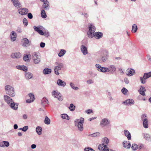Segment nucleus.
Instances as JSON below:
<instances>
[{"label": "nucleus", "mask_w": 151, "mask_h": 151, "mask_svg": "<svg viewBox=\"0 0 151 151\" xmlns=\"http://www.w3.org/2000/svg\"><path fill=\"white\" fill-rule=\"evenodd\" d=\"M42 128L38 126L36 128V132L39 135L41 134L42 133Z\"/></svg>", "instance_id": "c756f323"}, {"label": "nucleus", "mask_w": 151, "mask_h": 151, "mask_svg": "<svg viewBox=\"0 0 151 151\" xmlns=\"http://www.w3.org/2000/svg\"><path fill=\"white\" fill-rule=\"evenodd\" d=\"M110 122L106 118L103 119L101 121L100 125L102 127H105L108 125L109 124Z\"/></svg>", "instance_id": "ddd939ff"}, {"label": "nucleus", "mask_w": 151, "mask_h": 151, "mask_svg": "<svg viewBox=\"0 0 151 151\" xmlns=\"http://www.w3.org/2000/svg\"><path fill=\"white\" fill-rule=\"evenodd\" d=\"M84 150V151H95L93 149L90 147L85 148Z\"/></svg>", "instance_id": "09e8293b"}, {"label": "nucleus", "mask_w": 151, "mask_h": 151, "mask_svg": "<svg viewBox=\"0 0 151 151\" xmlns=\"http://www.w3.org/2000/svg\"><path fill=\"white\" fill-rule=\"evenodd\" d=\"M89 31L88 32V35L89 38H91L93 36L96 39H99L102 37L103 34L101 32H96L94 33L95 31V27L91 24L89 27Z\"/></svg>", "instance_id": "f257e3e1"}, {"label": "nucleus", "mask_w": 151, "mask_h": 151, "mask_svg": "<svg viewBox=\"0 0 151 151\" xmlns=\"http://www.w3.org/2000/svg\"><path fill=\"white\" fill-rule=\"evenodd\" d=\"M144 138L147 140L151 141V136L147 134H144Z\"/></svg>", "instance_id": "473e14b6"}, {"label": "nucleus", "mask_w": 151, "mask_h": 151, "mask_svg": "<svg viewBox=\"0 0 151 151\" xmlns=\"http://www.w3.org/2000/svg\"><path fill=\"white\" fill-rule=\"evenodd\" d=\"M57 83L59 86L64 87L66 85L65 81H63L62 80L58 79L57 80Z\"/></svg>", "instance_id": "6ab92c4d"}, {"label": "nucleus", "mask_w": 151, "mask_h": 151, "mask_svg": "<svg viewBox=\"0 0 151 151\" xmlns=\"http://www.w3.org/2000/svg\"><path fill=\"white\" fill-rule=\"evenodd\" d=\"M41 56L38 52H35L32 54V58L33 60V62L35 64H38L41 61Z\"/></svg>", "instance_id": "423d86ee"}, {"label": "nucleus", "mask_w": 151, "mask_h": 151, "mask_svg": "<svg viewBox=\"0 0 151 151\" xmlns=\"http://www.w3.org/2000/svg\"><path fill=\"white\" fill-rule=\"evenodd\" d=\"M45 123L47 124H50V119L47 116L45 117Z\"/></svg>", "instance_id": "58836bf2"}, {"label": "nucleus", "mask_w": 151, "mask_h": 151, "mask_svg": "<svg viewBox=\"0 0 151 151\" xmlns=\"http://www.w3.org/2000/svg\"><path fill=\"white\" fill-rule=\"evenodd\" d=\"M57 66H55L54 68V71L55 73L57 75H58L59 73L58 72V70L61 69V68L63 67V65L62 63H57Z\"/></svg>", "instance_id": "1a4fd4ad"}, {"label": "nucleus", "mask_w": 151, "mask_h": 151, "mask_svg": "<svg viewBox=\"0 0 151 151\" xmlns=\"http://www.w3.org/2000/svg\"><path fill=\"white\" fill-rule=\"evenodd\" d=\"M4 146L6 147H8L9 145V143L7 141H3Z\"/></svg>", "instance_id": "3c124183"}, {"label": "nucleus", "mask_w": 151, "mask_h": 151, "mask_svg": "<svg viewBox=\"0 0 151 151\" xmlns=\"http://www.w3.org/2000/svg\"><path fill=\"white\" fill-rule=\"evenodd\" d=\"M102 141L103 142V143L102 144H104L105 146L107 147V145L109 142L108 139L106 137H105L102 139Z\"/></svg>", "instance_id": "7c9ffc66"}, {"label": "nucleus", "mask_w": 151, "mask_h": 151, "mask_svg": "<svg viewBox=\"0 0 151 151\" xmlns=\"http://www.w3.org/2000/svg\"><path fill=\"white\" fill-rule=\"evenodd\" d=\"M123 104L126 105H132L134 103V101L132 99H129L123 102Z\"/></svg>", "instance_id": "4468645a"}, {"label": "nucleus", "mask_w": 151, "mask_h": 151, "mask_svg": "<svg viewBox=\"0 0 151 151\" xmlns=\"http://www.w3.org/2000/svg\"><path fill=\"white\" fill-rule=\"evenodd\" d=\"M34 30L35 31L37 32H38L40 30V29L39 27H36V26L34 27Z\"/></svg>", "instance_id": "5fc2aeb1"}, {"label": "nucleus", "mask_w": 151, "mask_h": 151, "mask_svg": "<svg viewBox=\"0 0 151 151\" xmlns=\"http://www.w3.org/2000/svg\"><path fill=\"white\" fill-rule=\"evenodd\" d=\"M33 76L32 74L30 72H27L25 73V77L27 79H30L32 78Z\"/></svg>", "instance_id": "c85d7f7f"}, {"label": "nucleus", "mask_w": 151, "mask_h": 151, "mask_svg": "<svg viewBox=\"0 0 151 151\" xmlns=\"http://www.w3.org/2000/svg\"><path fill=\"white\" fill-rule=\"evenodd\" d=\"M21 54L19 52L12 53L11 55L12 58H21Z\"/></svg>", "instance_id": "a211bd4d"}, {"label": "nucleus", "mask_w": 151, "mask_h": 151, "mask_svg": "<svg viewBox=\"0 0 151 151\" xmlns=\"http://www.w3.org/2000/svg\"><path fill=\"white\" fill-rule=\"evenodd\" d=\"M124 82L127 84H128L129 83V81L128 79L127 78H125L124 79Z\"/></svg>", "instance_id": "e2e57ef3"}, {"label": "nucleus", "mask_w": 151, "mask_h": 151, "mask_svg": "<svg viewBox=\"0 0 151 151\" xmlns=\"http://www.w3.org/2000/svg\"><path fill=\"white\" fill-rule=\"evenodd\" d=\"M49 2L48 1L45 2L42 5L43 8L45 9L46 10H48L49 9Z\"/></svg>", "instance_id": "cd10ccee"}, {"label": "nucleus", "mask_w": 151, "mask_h": 151, "mask_svg": "<svg viewBox=\"0 0 151 151\" xmlns=\"http://www.w3.org/2000/svg\"><path fill=\"white\" fill-rule=\"evenodd\" d=\"M70 85L71 88L73 89L76 90H78L79 88L78 87H75V84L72 82H70Z\"/></svg>", "instance_id": "c9c22d12"}, {"label": "nucleus", "mask_w": 151, "mask_h": 151, "mask_svg": "<svg viewBox=\"0 0 151 151\" xmlns=\"http://www.w3.org/2000/svg\"><path fill=\"white\" fill-rule=\"evenodd\" d=\"M23 119H26L27 118V116L26 114H24L23 115Z\"/></svg>", "instance_id": "338daca9"}, {"label": "nucleus", "mask_w": 151, "mask_h": 151, "mask_svg": "<svg viewBox=\"0 0 151 151\" xmlns=\"http://www.w3.org/2000/svg\"><path fill=\"white\" fill-rule=\"evenodd\" d=\"M35 98H33L32 99H27L26 100V102L27 103H31L33 102L35 100Z\"/></svg>", "instance_id": "8fccbe9b"}, {"label": "nucleus", "mask_w": 151, "mask_h": 151, "mask_svg": "<svg viewBox=\"0 0 151 151\" xmlns=\"http://www.w3.org/2000/svg\"><path fill=\"white\" fill-rule=\"evenodd\" d=\"M84 119L83 117H81L80 119H76L75 121V124L77 127L78 130L80 132H82L83 129V124Z\"/></svg>", "instance_id": "7ed1b4c3"}, {"label": "nucleus", "mask_w": 151, "mask_h": 151, "mask_svg": "<svg viewBox=\"0 0 151 151\" xmlns=\"http://www.w3.org/2000/svg\"><path fill=\"white\" fill-rule=\"evenodd\" d=\"M23 59L25 61H27L29 60L28 55L27 54H24L23 57Z\"/></svg>", "instance_id": "37998d69"}, {"label": "nucleus", "mask_w": 151, "mask_h": 151, "mask_svg": "<svg viewBox=\"0 0 151 151\" xmlns=\"http://www.w3.org/2000/svg\"><path fill=\"white\" fill-rule=\"evenodd\" d=\"M18 12L22 15H26L29 12L28 9L26 8H20L18 10Z\"/></svg>", "instance_id": "9b49d317"}, {"label": "nucleus", "mask_w": 151, "mask_h": 151, "mask_svg": "<svg viewBox=\"0 0 151 151\" xmlns=\"http://www.w3.org/2000/svg\"><path fill=\"white\" fill-rule=\"evenodd\" d=\"M4 98L5 101L12 109L14 110H16L17 109L18 107V104L15 103L11 97L7 95H4Z\"/></svg>", "instance_id": "f03ea898"}, {"label": "nucleus", "mask_w": 151, "mask_h": 151, "mask_svg": "<svg viewBox=\"0 0 151 151\" xmlns=\"http://www.w3.org/2000/svg\"><path fill=\"white\" fill-rule=\"evenodd\" d=\"M95 66L97 70L100 72L105 73L108 72V71L109 70L107 68L102 67L99 64H96Z\"/></svg>", "instance_id": "6e6552de"}, {"label": "nucleus", "mask_w": 151, "mask_h": 151, "mask_svg": "<svg viewBox=\"0 0 151 151\" xmlns=\"http://www.w3.org/2000/svg\"><path fill=\"white\" fill-rule=\"evenodd\" d=\"M109 70L108 72L111 71V73L114 72L116 70V68L114 65H111L109 66V67L107 68Z\"/></svg>", "instance_id": "393cba45"}, {"label": "nucleus", "mask_w": 151, "mask_h": 151, "mask_svg": "<svg viewBox=\"0 0 151 151\" xmlns=\"http://www.w3.org/2000/svg\"><path fill=\"white\" fill-rule=\"evenodd\" d=\"M52 95L54 97L58 99V100L59 101H62V98L61 96V94L58 91H53Z\"/></svg>", "instance_id": "9d476101"}, {"label": "nucleus", "mask_w": 151, "mask_h": 151, "mask_svg": "<svg viewBox=\"0 0 151 151\" xmlns=\"http://www.w3.org/2000/svg\"><path fill=\"white\" fill-rule=\"evenodd\" d=\"M61 117L63 119H69L68 116L66 114H62L61 115Z\"/></svg>", "instance_id": "79ce46f5"}, {"label": "nucleus", "mask_w": 151, "mask_h": 151, "mask_svg": "<svg viewBox=\"0 0 151 151\" xmlns=\"http://www.w3.org/2000/svg\"><path fill=\"white\" fill-rule=\"evenodd\" d=\"M151 77V72H149L148 73H145L144 74L143 77H140V79L141 83L142 84H145L146 82V80L149 78Z\"/></svg>", "instance_id": "0eeeda50"}, {"label": "nucleus", "mask_w": 151, "mask_h": 151, "mask_svg": "<svg viewBox=\"0 0 151 151\" xmlns=\"http://www.w3.org/2000/svg\"><path fill=\"white\" fill-rule=\"evenodd\" d=\"M6 93L11 97H13L15 95L14 88L9 85H6L5 87Z\"/></svg>", "instance_id": "39448f33"}, {"label": "nucleus", "mask_w": 151, "mask_h": 151, "mask_svg": "<svg viewBox=\"0 0 151 151\" xmlns=\"http://www.w3.org/2000/svg\"><path fill=\"white\" fill-rule=\"evenodd\" d=\"M124 134L128 140H130L131 139V134L127 130H124Z\"/></svg>", "instance_id": "bb28decb"}, {"label": "nucleus", "mask_w": 151, "mask_h": 151, "mask_svg": "<svg viewBox=\"0 0 151 151\" xmlns=\"http://www.w3.org/2000/svg\"><path fill=\"white\" fill-rule=\"evenodd\" d=\"M29 95L30 99H32L33 98H35L33 94L30 93L29 94Z\"/></svg>", "instance_id": "13d9d810"}, {"label": "nucleus", "mask_w": 151, "mask_h": 151, "mask_svg": "<svg viewBox=\"0 0 151 151\" xmlns=\"http://www.w3.org/2000/svg\"><path fill=\"white\" fill-rule=\"evenodd\" d=\"M10 36L11 40L12 41H14L16 39L17 34L15 32L13 31L11 32Z\"/></svg>", "instance_id": "f3484780"}, {"label": "nucleus", "mask_w": 151, "mask_h": 151, "mask_svg": "<svg viewBox=\"0 0 151 151\" xmlns=\"http://www.w3.org/2000/svg\"><path fill=\"white\" fill-rule=\"evenodd\" d=\"M44 35L46 37H47L48 36H49L50 34H49V32L48 31H47V32H45L44 33Z\"/></svg>", "instance_id": "6e6d98bb"}, {"label": "nucleus", "mask_w": 151, "mask_h": 151, "mask_svg": "<svg viewBox=\"0 0 151 151\" xmlns=\"http://www.w3.org/2000/svg\"><path fill=\"white\" fill-rule=\"evenodd\" d=\"M69 109L70 111H74L75 109V106L73 104H70Z\"/></svg>", "instance_id": "a19ab883"}, {"label": "nucleus", "mask_w": 151, "mask_h": 151, "mask_svg": "<svg viewBox=\"0 0 151 151\" xmlns=\"http://www.w3.org/2000/svg\"><path fill=\"white\" fill-rule=\"evenodd\" d=\"M101 55L99 59V62L101 63L105 62L108 60L109 56L108 51L106 50H104L101 51Z\"/></svg>", "instance_id": "20e7f679"}, {"label": "nucleus", "mask_w": 151, "mask_h": 151, "mask_svg": "<svg viewBox=\"0 0 151 151\" xmlns=\"http://www.w3.org/2000/svg\"><path fill=\"white\" fill-rule=\"evenodd\" d=\"M146 115L145 114H142L141 116V118L142 120L143 121L145 120H147V119L146 118Z\"/></svg>", "instance_id": "de8ad7c7"}, {"label": "nucleus", "mask_w": 151, "mask_h": 151, "mask_svg": "<svg viewBox=\"0 0 151 151\" xmlns=\"http://www.w3.org/2000/svg\"><path fill=\"white\" fill-rule=\"evenodd\" d=\"M91 136L92 137H96L99 136L100 135V134L99 133L96 132L92 134H91Z\"/></svg>", "instance_id": "a18cd8bd"}, {"label": "nucleus", "mask_w": 151, "mask_h": 151, "mask_svg": "<svg viewBox=\"0 0 151 151\" xmlns=\"http://www.w3.org/2000/svg\"><path fill=\"white\" fill-rule=\"evenodd\" d=\"M27 17L29 19H32L33 18L32 15L30 13H29L28 14Z\"/></svg>", "instance_id": "603ef678"}, {"label": "nucleus", "mask_w": 151, "mask_h": 151, "mask_svg": "<svg viewBox=\"0 0 151 151\" xmlns=\"http://www.w3.org/2000/svg\"><path fill=\"white\" fill-rule=\"evenodd\" d=\"M23 128V131L26 132L28 129V127L27 126L24 127Z\"/></svg>", "instance_id": "864d4df0"}, {"label": "nucleus", "mask_w": 151, "mask_h": 151, "mask_svg": "<svg viewBox=\"0 0 151 151\" xmlns=\"http://www.w3.org/2000/svg\"><path fill=\"white\" fill-rule=\"evenodd\" d=\"M18 127V126L17 124H15L14 126V129H17Z\"/></svg>", "instance_id": "774afa93"}, {"label": "nucleus", "mask_w": 151, "mask_h": 151, "mask_svg": "<svg viewBox=\"0 0 151 151\" xmlns=\"http://www.w3.org/2000/svg\"><path fill=\"white\" fill-rule=\"evenodd\" d=\"M66 53V51L63 49L60 50L59 54L58 56L60 57H61L63 56Z\"/></svg>", "instance_id": "f704fd0d"}, {"label": "nucleus", "mask_w": 151, "mask_h": 151, "mask_svg": "<svg viewBox=\"0 0 151 151\" xmlns=\"http://www.w3.org/2000/svg\"><path fill=\"white\" fill-rule=\"evenodd\" d=\"M51 70L50 69L45 68L43 70V73L44 74H47L50 73H51Z\"/></svg>", "instance_id": "2f4dec72"}, {"label": "nucleus", "mask_w": 151, "mask_h": 151, "mask_svg": "<svg viewBox=\"0 0 151 151\" xmlns=\"http://www.w3.org/2000/svg\"><path fill=\"white\" fill-rule=\"evenodd\" d=\"M126 73L127 75L131 76L134 74L135 71L132 69H128L127 70Z\"/></svg>", "instance_id": "412c9836"}, {"label": "nucleus", "mask_w": 151, "mask_h": 151, "mask_svg": "<svg viewBox=\"0 0 151 151\" xmlns=\"http://www.w3.org/2000/svg\"><path fill=\"white\" fill-rule=\"evenodd\" d=\"M143 121V125L144 127L145 128H148V121L147 119Z\"/></svg>", "instance_id": "72a5a7b5"}, {"label": "nucleus", "mask_w": 151, "mask_h": 151, "mask_svg": "<svg viewBox=\"0 0 151 151\" xmlns=\"http://www.w3.org/2000/svg\"><path fill=\"white\" fill-rule=\"evenodd\" d=\"M41 15L42 17L44 18H46L47 17V15L45 13V11L44 9H42V10L41 12Z\"/></svg>", "instance_id": "ea45409f"}, {"label": "nucleus", "mask_w": 151, "mask_h": 151, "mask_svg": "<svg viewBox=\"0 0 151 151\" xmlns=\"http://www.w3.org/2000/svg\"><path fill=\"white\" fill-rule=\"evenodd\" d=\"M138 148V146L135 144H132L131 146V148L133 150H137Z\"/></svg>", "instance_id": "4c0bfd02"}, {"label": "nucleus", "mask_w": 151, "mask_h": 151, "mask_svg": "<svg viewBox=\"0 0 151 151\" xmlns=\"http://www.w3.org/2000/svg\"><path fill=\"white\" fill-rule=\"evenodd\" d=\"M146 90V89L144 87L142 86H141L140 88V89L138 90V92L141 95H142L143 96H145V92Z\"/></svg>", "instance_id": "4be33fe9"}, {"label": "nucleus", "mask_w": 151, "mask_h": 151, "mask_svg": "<svg viewBox=\"0 0 151 151\" xmlns=\"http://www.w3.org/2000/svg\"><path fill=\"white\" fill-rule=\"evenodd\" d=\"M48 103V101L46 98H43L42 99L41 105L43 107L45 106Z\"/></svg>", "instance_id": "5701e85b"}, {"label": "nucleus", "mask_w": 151, "mask_h": 151, "mask_svg": "<svg viewBox=\"0 0 151 151\" xmlns=\"http://www.w3.org/2000/svg\"><path fill=\"white\" fill-rule=\"evenodd\" d=\"M4 146L3 141L2 142H0V147H4Z\"/></svg>", "instance_id": "69168bd1"}, {"label": "nucleus", "mask_w": 151, "mask_h": 151, "mask_svg": "<svg viewBox=\"0 0 151 151\" xmlns=\"http://www.w3.org/2000/svg\"><path fill=\"white\" fill-rule=\"evenodd\" d=\"M23 24L25 26H27L28 24L27 19L26 18H24L23 21Z\"/></svg>", "instance_id": "c03bdc74"}, {"label": "nucleus", "mask_w": 151, "mask_h": 151, "mask_svg": "<svg viewBox=\"0 0 151 151\" xmlns=\"http://www.w3.org/2000/svg\"><path fill=\"white\" fill-rule=\"evenodd\" d=\"M123 147L127 149L130 148L131 147V144L129 141H124L123 142Z\"/></svg>", "instance_id": "aec40b11"}, {"label": "nucleus", "mask_w": 151, "mask_h": 151, "mask_svg": "<svg viewBox=\"0 0 151 151\" xmlns=\"http://www.w3.org/2000/svg\"><path fill=\"white\" fill-rule=\"evenodd\" d=\"M93 82V80L91 79H89L87 81V83L88 84H92Z\"/></svg>", "instance_id": "bf43d9fd"}, {"label": "nucleus", "mask_w": 151, "mask_h": 151, "mask_svg": "<svg viewBox=\"0 0 151 151\" xmlns=\"http://www.w3.org/2000/svg\"><path fill=\"white\" fill-rule=\"evenodd\" d=\"M23 40V43L22 45L24 47H27L30 45L29 44V42L27 38H24L22 40Z\"/></svg>", "instance_id": "b1692460"}, {"label": "nucleus", "mask_w": 151, "mask_h": 151, "mask_svg": "<svg viewBox=\"0 0 151 151\" xmlns=\"http://www.w3.org/2000/svg\"><path fill=\"white\" fill-rule=\"evenodd\" d=\"M137 30V25L135 24H134L132 26V32H136Z\"/></svg>", "instance_id": "e433bc0d"}, {"label": "nucleus", "mask_w": 151, "mask_h": 151, "mask_svg": "<svg viewBox=\"0 0 151 151\" xmlns=\"http://www.w3.org/2000/svg\"><path fill=\"white\" fill-rule=\"evenodd\" d=\"M36 145L35 144H32L31 146V147L32 149H34L36 148Z\"/></svg>", "instance_id": "0e129e2a"}, {"label": "nucleus", "mask_w": 151, "mask_h": 151, "mask_svg": "<svg viewBox=\"0 0 151 151\" xmlns=\"http://www.w3.org/2000/svg\"><path fill=\"white\" fill-rule=\"evenodd\" d=\"M17 69L23 70L24 71H27V67L24 65H17L16 66Z\"/></svg>", "instance_id": "a878e982"}, {"label": "nucleus", "mask_w": 151, "mask_h": 151, "mask_svg": "<svg viewBox=\"0 0 151 151\" xmlns=\"http://www.w3.org/2000/svg\"><path fill=\"white\" fill-rule=\"evenodd\" d=\"M86 112L87 114H89L93 112V111L91 109H88L86 111Z\"/></svg>", "instance_id": "4d7b16f0"}, {"label": "nucleus", "mask_w": 151, "mask_h": 151, "mask_svg": "<svg viewBox=\"0 0 151 151\" xmlns=\"http://www.w3.org/2000/svg\"><path fill=\"white\" fill-rule=\"evenodd\" d=\"M98 148L101 151H115L111 149H108V147L105 146L104 144L100 145Z\"/></svg>", "instance_id": "f8f14e48"}, {"label": "nucleus", "mask_w": 151, "mask_h": 151, "mask_svg": "<svg viewBox=\"0 0 151 151\" xmlns=\"http://www.w3.org/2000/svg\"><path fill=\"white\" fill-rule=\"evenodd\" d=\"M38 33L41 35H44V32L41 30L40 29Z\"/></svg>", "instance_id": "052dcab7"}, {"label": "nucleus", "mask_w": 151, "mask_h": 151, "mask_svg": "<svg viewBox=\"0 0 151 151\" xmlns=\"http://www.w3.org/2000/svg\"><path fill=\"white\" fill-rule=\"evenodd\" d=\"M81 50L83 55H85L88 54L87 48L85 45H81Z\"/></svg>", "instance_id": "dca6fc26"}, {"label": "nucleus", "mask_w": 151, "mask_h": 151, "mask_svg": "<svg viewBox=\"0 0 151 151\" xmlns=\"http://www.w3.org/2000/svg\"><path fill=\"white\" fill-rule=\"evenodd\" d=\"M45 45V43L44 42H42L40 43V46L41 47H44Z\"/></svg>", "instance_id": "680f3d73"}, {"label": "nucleus", "mask_w": 151, "mask_h": 151, "mask_svg": "<svg viewBox=\"0 0 151 151\" xmlns=\"http://www.w3.org/2000/svg\"><path fill=\"white\" fill-rule=\"evenodd\" d=\"M121 91L123 94H125L128 92V90L126 88L124 87L122 89Z\"/></svg>", "instance_id": "49530a36"}, {"label": "nucleus", "mask_w": 151, "mask_h": 151, "mask_svg": "<svg viewBox=\"0 0 151 151\" xmlns=\"http://www.w3.org/2000/svg\"><path fill=\"white\" fill-rule=\"evenodd\" d=\"M14 5L17 8L19 9L21 7V5L18 0H11Z\"/></svg>", "instance_id": "2eb2a0df"}]
</instances>
